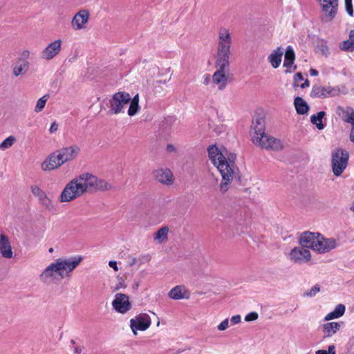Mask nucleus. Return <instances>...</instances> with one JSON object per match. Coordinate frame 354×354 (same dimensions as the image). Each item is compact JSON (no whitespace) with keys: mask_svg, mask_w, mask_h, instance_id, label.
Listing matches in <instances>:
<instances>
[{"mask_svg":"<svg viewBox=\"0 0 354 354\" xmlns=\"http://www.w3.org/2000/svg\"><path fill=\"white\" fill-rule=\"evenodd\" d=\"M208 156L222 176L219 191L221 194H225L229 190L230 185L239 170L235 163L236 155L227 151H221L216 145H212L208 148Z\"/></svg>","mask_w":354,"mask_h":354,"instance_id":"nucleus-1","label":"nucleus"},{"mask_svg":"<svg viewBox=\"0 0 354 354\" xmlns=\"http://www.w3.org/2000/svg\"><path fill=\"white\" fill-rule=\"evenodd\" d=\"M82 260L83 257L80 255L55 259L44 269L39 279L45 284L55 283L69 277Z\"/></svg>","mask_w":354,"mask_h":354,"instance_id":"nucleus-2","label":"nucleus"},{"mask_svg":"<svg viewBox=\"0 0 354 354\" xmlns=\"http://www.w3.org/2000/svg\"><path fill=\"white\" fill-rule=\"evenodd\" d=\"M129 104L127 113L129 116L136 115L140 106H139V95L136 94L132 99L129 93L119 91L115 93L109 100V108L113 114L117 115L124 113L125 108Z\"/></svg>","mask_w":354,"mask_h":354,"instance_id":"nucleus-3","label":"nucleus"},{"mask_svg":"<svg viewBox=\"0 0 354 354\" xmlns=\"http://www.w3.org/2000/svg\"><path fill=\"white\" fill-rule=\"evenodd\" d=\"M84 194L96 191L109 190L112 186L103 179L90 173H83L75 178Z\"/></svg>","mask_w":354,"mask_h":354,"instance_id":"nucleus-4","label":"nucleus"},{"mask_svg":"<svg viewBox=\"0 0 354 354\" xmlns=\"http://www.w3.org/2000/svg\"><path fill=\"white\" fill-rule=\"evenodd\" d=\"M232 44V37L230 29L221 26L218 30L216 60L229 61Z\"/></svg>","mask_w":354,"mask_h":354,"instance_id":"nucleus-5","label":"nucleus"},{"mask_svg":"<svg viewBox=\"0 0 354 354\" xmlns=\"http://www.w3.org/2000/svg\"><path fill=\"white\" fill-rule=\"evenodd\" d=\"M215 67L216 71L212 76V82L218 90H223L230 81V62L216 60Z\"/></svg>","mask_w":354,"mask_h":354,"instance_id":"nucleus-6","label":"nucleus"},{"mask_svg":"<svg viewBox=\"0 0 354 354\" xmlns=\"http://www.w3.org/2000/svg\"><path fill=\"white\" fill-rule=\"evenodd\" d=\"M349 154L347 151L337 149L331 154V167L335 176H339L348 165Z\"/></svg>","mask_w":354,"mask_h":354,"instance_id":"nucleus-7","label":"nucleus"},{"mask_svg":"<svg viewBox=\"0 0 354 354\" xmlns=\"http://www.w3.org/2000/svg\"><path fill=\"white\" fill-rule=\"evenodd\" d=\"M321 10L322 20L326 22L333 21L338 12L339 0H317Z\"/></svg>","mask_w":354,"mask_h":354,"instance_id":"nucleus-8","label":"nucleus"},{"mask_svg":"<svg viewBox=\"0 0 354 354\" xmlns=\"http://www.w3.org/2000/svg\"><path fill=\"white\" fill-rule=\"evenodd\" d=\"M252 142L261 148L279 151L283 148V145L280 140L268 136L265 132L262 135L252 136Z\"/></svg>","mask_w":354,"mask_h":354,"instance_id":"nucleus-9","label":"nucleus"},{"mask_svg":"<svg viewBox=\"0 0 354 354\" xmlns=\"http://www.w3.org/2000/svg\"><path fill=\"white\" fill-rule=\"evenodd\" d=\"M83 194V192L74 178L66 185L59 196V201L62 203H68Z\"/></svg>","mask_w":354,"mask_h":354,"instance_id":"nucleus-10","label":"nucleus"},{"mask_svg":"<svg viewBox=\"0 0 354 354\" xmlns=\"http://www.w3.org/2000/svg\"><path fill=\"white\" fill-rule=\"evenodd\" d=\"M288 258L294 263L301 265L311 260V253L304 247H295L289 253Z\"/></svg>","mask_w":354,"mask_h":354,"instance_id":"nucleus-11","label":"nucleus"},{"mask_svg":"<svg viewBox=\"0 0 354 354\" xmlns=\"http://www.w3.org/2000/svg\"><path fill=\"white\" fill-rule=\"evenodd\" d=\"M112 306L119 313H127L131 308L129 296L123 293H116L112 301Z\"/></svg>","mask_w":354,"mask_h":354,"instance_id":"nucleus-12","label":"nucleus"},{"mask_svg":"<svg viewBox=\"0 0 354 354\" xmlns=\"http://www.w3.org/2000/svg\"><path fill=\"white\" fill-rule=\"evenodd\" d=\"M319 235V232L306 231L300 234L299 242L302 247L315 252Z\"/></svg>","mask_w":354,"mask_h":354,"instance_id":"nucleus-13","label":"nucleus"},{"mask_svg":"<svg viewBox=\"0 0 354 354\" xmlns=\"http://www.w3.org/2000/svg\"><path fill=\"white\" fill-rule=\"evenodd\" d=\"M338 246L339 243L336 239L333 237L326 238L320 234L315 252L319 254H326Z\"/></svg>","mask_w":354,"mask_h":354,"instance_id":"nucleus-14","label":"nucleus"},{"mask_svg":"<svg viewBox=\"0 0 354 354\" xmlns=\"http://www.w3.org/2000/svg\"><path fill=\"white\" fill-rule=\"evenodd\" d=\"M151 322L149 315L146 313H142L130 320V327L133 334L136 335V330L144 331L149 328Z\"/></svg>","mask_w":354,"mask_h":354,"instance_id":"nucleus-15","label":"nucleus"},{"mask_svg":"<svg viewBox=\"0 0 354 354\" xmlns=\"http://www.w3.org/2000/svg\"><path fill=\"white\" fill-rule=\"evenodd\" d=\"M32 194L37 198L39 203L47 210L55 209V205L47 196L46 192L37 185H32L30 187Z\"/></svg>","mask_w":354,"mask_h":354,"instance_id":"nucleus-16","label":"nucleus"},{"mask_svg":"<svg viewBox=\"0 0 354 354\" xmlns=\"http://www.w3.org/2000/svg\"><path fill=\"white\" fill-rule=\"evenodd\" d=\"M80 150V147L77 145H72L59 149L57 151V154L61 163L64 164L68 161L77 158Z\"/></svg>","mask_w":354,"mask_h":354,"instance_id":"nucleus-17","label":"nucleus"},{"mask_svg":"<svg viewBox=\"0 0 354 354\" xmlns=\"http://www.w3.org/2000/svg\"><path fill=\"white\" fill-rule=\"evenodd\" d=\"M90 14L86 10L77 12L71 20V27L75 30H84L87 27Z\"/></svg>","mask_w":354,"mask_h":354,"instance_id":"nucleus-18","label":"nucleus"},{"mask_svg":"<svg viewBox=\"0 0 354 354\" xmlns=\"http://www.w3.org/2000/svg\"><path fill=\"white\" fill-rule=\"evenodd\" d=\"M62 40L56 39L50 42L41 53V57L45 60H51L61 51Z\"/></svg>","mask_w":354,"mask_h":354,"instance_id":"nucleus-19","label":"nucleus"},{"mask_svg":"<svg viewBox=\"0 0 354 354\" xmlns=\"http://www.w3.org/2000/svg\"><path fill=\"white\" fill-rule=\"evenodd\" d=\"M335 113L342 121L351 124L354 128V109L352 107L339 105L336 107Z\"/></svg>","mask_w":354,"mask_h":354,"instance_id":"nucleus-20","label":"nucleus"},{"mask_svg":"<svg viewBox=\"0 0 354 354\" xmlns=\"http://www.w3.org/2000/svg\"><path fill=\"white\" fill-rule=\"evenodd\" d=\"M153 175L157 181L164 185H171L174 180L172 172L167 168L157 169L153 171Z\"/></svg>","mask_w":354,"mask_h":354,"instance_id":"nucleus-21","label":"nucleus"},{"mask_svg":"<svg viewBox=\"0 0 354 354\" xmlns=\"http://www.w3.org/2000/svg\"><path fill=\"white\" fill-rule=\"evenodd\" d=\"M336 94V89L331 86L323 87L320 86H315L312 88L310 96L312 97H327L329 96H334Z\"/></svg>","mask_w":354,"mask_h":354,"instance_id":"nucleus-22","label":"nucleus"},{"mask_svg":"<svg viewBox=\"0 0 354 354\" xmlns=\"http://www.w3.org/2000/svg\"><path fill=\"white\" fill-rule=\"evenodd\" d=\"M0 254L3 258L11 259L13 257V252L8 237L0 234Z\"/></svg>","mask_w":354,"mask_h":354,"instance_id":"nucleus-23","label":"nucleus"},{"mask_svg":"<svg viewBox=\"0 0 354 354\" xmlns=\"http://www.w3.org/2000/svg\"><path fill=\"white\" fill-rule=\"evenodd\" d=\"M169 298L174 300H181L184 299H189L190 292L185 286H176L174 287L168 292Z\"/></svg>","mask_w":354,"mask_h":354,"instance_id":"nucleus-24","label":"nucleus"},{"mask_svg":"<svg viewBox=\"0 0 354 354\" xmlns=\"http://www.w3.org/2000/svg\"><path fill=\"white\" fill-rule=\"evenodd\" d=\"M285 59L283 62V67L286 68L285 73H292L296 69V66H294V61L295 59V55L294 50L291 46H288L285 52Z\"/></svg>","mask_w":354,"mask_h":354,"instance_id":"nucleus-25","label":"nucleus"},{"mask_svg":"<svg viewBox=\"0 0 354 354\" xmlns=\"http://www.w3.org/2000/svg\"><path fill=\"white\" fill-rule=\"evenodd\" d=\"M265 132V120L260 115L255 116L251 125V137L262 135Z\"/></svg>","mask_w":354,"mask_h":354,"instance_id":"nucleus-26","label":"nucleus"},{"mask_svg":"<svg viewBox=\"0 0 354 354\" xmlns=\"http://www.w3.org/2000/svg\"><path fill=\"white\" fill-rule=\"evenodd\" d=\"M62 165L59 159L58 154H51L42 162L41 169L44 171H51Z\"/></svg>","mask_w":354,"mask_h":354,"instance_id":"nucleus-27","label":"nucleus"},{"mask_svg":"<svg viewBox=\"0 0 354 354\" xmlns=\"http://www.w3.org/2000/svg\"><path fill=\"white\" fill-rule=\"evenodd\" d=\"M283 53V48L278 47L273 50L268 57V62L274 68H277L280 66Z\"/></svg>","mask_w":354,"mask_h":354,"instance_id":"nucleus-28","label":"nucleus"},{"mask_svg":"<svg viewBox=\"0 0 354 354\" xmlns=\"http://www.w3.org/2000/svg\"><path fill=\"white\" fill-rule=\"evenodd\" d=\"M29 68V62L19 59L13 67L12 73L15 77L24 75Z\"/></svg>","mask_w":354,"mask_h":354,"instance_id":"nucleus-29","label":"nucleus"},{"mask_svg":"<svg viewBox=\"0 0 354 354\" xmlns=\"http://www.w3.org/2000/svg\"><path fill=\"white\" fill-rule=\"evenodd\" d=\"M169 227L167 226H163L160 227L153 234V241L156 244H161L165 243L168 240Z\"/></svg>","mask_w":354,"mask_h":354,"instance_id":"nucleus-30","label":"nucleus"},{"mask_svg":"<svg viewBox=\"0 0 354 354\" xmlns=\"http://www.w3.org/2000/svg\"><path fill=\"white\" fill-rule=\"evenodd\" d=\"M341 328V324L338 322H328L323 326V333L325 337H330L334 335Z\"/></svg>","mask_w":354,"mask_h":354,"instance_id":"nucleus-31","label":"nucleus"},{"mask_svg":"<svg viewBox=\"0 0 354 354\" xmlns=\"http://www.w3.org/2000/svg\"><path fill=\"white\" fill-rule=\"evenodd\" d=\"M340 50L346 52L354 51V30L349 32L348 39L339 44Z\"/></svg>","mask_w":354,"mask_h":354,"instance_id":"nucleus-32","label":"nucleus"},{"mask_svg":"<svg viewBox=\"0 0 354 354\" xmlns=\"http://www.w3.org/2000/svg\"><path fill=\"white\" fill-rule=\"evenodd\" d=\"M294 105L297 113L299 115L306 114L309 110V106L307 102L300 97H296L295 98Z\"/></svg>","mask_w":354,"mask_h":354,"instance_id":"nucleus-33","label":"nucleus"},{"mask_svg":"<svg viewBox=\"0 0 354 354\" xmlns=\"http://www.w3.org/2000/svg\"><path fill=\"white\" fill-rule=\"evenodd\" d=\"M326 115L324 111H319L317 115H312L310 116V122L316 126L319 130H322L325 127L322 123V119Z\"/></svg>","mask_w":354,"mask_h":354,"instance_id":"nucleus-34","label":"nucleus"},{"mask_svg":"<svg viewBox=\"0 0 354 354\" xmlns=\"http://www.w3.org/2000/svg\"><path fill=\"white\" fill-rule=\"evenodd\" d=\"M48 98H49L48 95H44V96L40 97L37 101V103H36V105H35V109H34L35 113H40L41 111H43V109H44V107L46 104V102H47Z\"/></svg>","mask_w":354,"mask_h":354,"instance_id":"nucleus-35","label":"nucleus"},{"mask_svg":"<svg viewBox=\"0 0 354 354\" xmlns=\"http://www.w3.org/2000/svg\"><path fill=\"white\" fill-rule=\"evenodd\" d=\"M16 142V138L13 136H10L6 138L1 143H0V149L6 150L11 147Z\"/></svg>","mask_w":354,"mask_h":354,"instance_id":"nucleus-36","label":"nucleus"},{"mask_svg":"<svg viewBox=\"0 0 354 354\" xmlns=\"http://www.w3.org/2000/svg\"><path fill=\"white\" fill-rule=\"evenodd\" d=\"M318 49L322 55L328 57L330 55L329 47L326 41H322L318 44Z\"/></svg>","mask_w":354,"mask_h":354,"instance_id":"nucleus-37","label":"nucleus"},{"mask_svg":"<svg viewBox=\"0 0 354 354\" xmlns=\"http://www.w3.org/2000/svg\"><path fill=\"white\" fill-rule=\"evenodd\" d=\"M315 354H335V347L334 345H330L328 346V351L322 349L317 350Z\"/></svg>","mask_w":354,"mask_h":354,"instance_id":"nucleus-38","label":"nucleus"},{"mask_svg":"<svg viewBox=\"0 0 354 354\" xmlns=\"http://www.w3.org/2000/svg\"><path fill=\"white\" fill-rule=\"evenodd\" d=\"M319 290H320L319 286H315L310 290H309L308 291L306 292H305V295L306 297H312L315 296L316 294L319 292Z\"/></svg>","mask_w":354,"mask_h":354,"instance_id":"nucleus-39","label":"nucleus"},{"mask_svg":"<svg viewBox=\"0 0 354 354\" xmlns=\"http://www.w3.org/2000/svg\"><path fill=\"white\" fill-rule=\"evenodd\" d=\"M259 315L256 312H251L245 315V322H252L255 321L258 319Z\"/></svg>","mask_w":354,"mask_h":354,"instance_id":"nucleus-40","label":"nucleus"},{"mask_svg":"<svg viewBox=\"0 0 354 354\" xmlns=\"http://www.w3.org/2000/svg\"><path fill=\"white\" fill-rule=\"evenodd\" d=\"M345 309L346 308L344 305L338 304L337 306H336L334 311L340 317L344 314Z\"/></svg>","mask_w":354,"mask_h":354,"instance_id":"nucleus-41","label":"nucleus"},{"mask_svg":"<svg viewBox=\"0 0 354 354\" xmlns=\"http://www.w3.org/2000/svg\"><path fill=\"white\" fill-rule=\"evenodd\" d=\"M344 3H345V9H346L347 14L350 17H353L354 11H353L352 2H344Z\"/></svg>","mask_w":354,"mask_h":354,"instance_id":"nucleus-42","label":"nucleus"},{"mask_svg":"<svg viewBox=\"0 0 354 354\" xmlns=\"http://www.w3.org/2000/svg\"><path fill=\"white\" fill-rule=\"evenodd\" d=\"M228 327H229V320H228V319H224L217 326L218 330H221V331L226 330Z\"/></svg>","mask_w":354,"mask_h":354,"instance_id":"nucleus-43","label":"nucleus"},{"mask_svg":"<svg viewBox=\"0 0 354 354\" xmlns=\"http://www.w3.org/2000/svg\"><path fill=\"white\" fill-rule=\"evenodd\" d=\"M303 80H304V77L301 73H297L295 75V77H294L295 86H299L298 84Z\"/></svg>","mask_w":354,"mask_h":354,"instance_id":"nucleus-44","label":"nucleus"},{"mask_svg":"<svg viewBox=\"0 0 354 354\" xmlns=\"http://www.w3.org/2000/svg\"><path fill=\"white\" fill-rule=\"evenodd\" d=\"M339 317L335 313V311H332L329 313H328L325 317H324V320L326 321H329V320H332V319H337L339 318Z\"/></svg>","mask_w":354,"mask_h":354,"instance_id":"nucleus-45","label":"nucleus"},{"mask_svg":"<svg viewBox=\"0 0 354 354\" xmlns=\"http://www.w3.org/2000/svg\"><path fill=\"white\" fill-rule=\"evenodd\" d=\"M241 317L239 315H234L231 317L230 322L233 325L238 324L241 322Z\"/></svg>","mask_w":354,"mask_h":354,"instance_id":"nucleus-46","label":"nucleus"},{"mask_svg":"<svg viewBox=\"0 0 354 354\" xmlns=\"http://www.w3.org/2000/svg\"><path fill=\"white\" fill-rule=\"evenodd\" d=\"M211 80H212V77L209 74H206L203 77V83L205 85H208L209 82H211Z\"/></svg>","mask_w":354,"mask_h":354,"instance_id":"nucleus-47","label":"nucleus"},{"mask_svg":"<svg viewBox=\"0 0 354 354\" xmlns=\"http://www.w3.org/2000/svg\"><path fill=\"white\" fill-rule=\"evenodd\" d=\"M119 283L116 285L115 290H118L120 288H124L126 287V285L124 283V280L122 278H119Z\"/></svg>","mask_w":354,"mask_h":354,"instance_id":"nucleus-48","label":"nucleus"},{"mask_svg":"<svg viewBox=\"0 0 354 354\" xmlns=\"http://www.w3.org/2000/svg\"><path fill=\"white\" fill-rule=\"evenodd\" d=\"M58 129V124L56 122H53L49 129V131L53 133L57 131Z\"/></svg>","mask_w":354,"mask_h":354,"instance_id":"nucleus-49","label":"nucleus"},{"mask_svg":"<svg viewBox=\"0 0 354 354\" xmlns=\"http://www.w3.org/2000/svg\"><path fill=\"white\" fill-rule=\"evenodd\" d=\"M109 266L112 268L115 271L118 270V268L117 266V262L115 261H110L109 262Z\"/></svg>","mask_w":354,"mask_h":354,"instance_id":"nucleus-50","label":"nucleus"},{"mask_svg":"<svg viewBox=\"0 0 354 354\" xmlns=\"http://www.w3.org/2000/svg\"><path fill=\"white\" fill-rule=\"evenodd\" d=\"M310 85L309 84V81L306 79L304 83L301 84H300V87L302 88H306V87H308Z\"/></svg>","mask_w":354,"mask_h":354,"instance_id":"nucleus-51","label":"nucleus"},{"mask_svg":"<svg viewBox=\"0 0 354 354\" xmlns=\"http://www.w3.org/2000/svg\"><path fill=\"white\" fill-rule=\"evenodd\" d=\"M167 151L169 152H174L176 151V148L171 145H168L167 146Z\"/></svg>","mask_w":354,"mask_h":354,"instance_id":"nucleus-52","label":"nucleus"},{"mask_svg":"<svg viewBox=\"0 0 354 354\" xmlns=\"http://www.w3.org/2000/svg\"><path fill=\"white\" fill-rule=\"evenodd\" d=\"M310 74L312 76H317L318 75V71L316 69L310 68Z\"/></svg>","mask_w":354,"mask_h":354,"instance_id":"nucleus-53","label":"nucleus"},{"mask_svg":"<svg viewBox=\"0 0 354 354\" xmlns=\"http://www.w3.org/2000/svg\"><path fill=\"white\" fill-rule=\"evenodd\" d=\"M82 351V348L80 346H77L74 349V353L76 354H80Z\"/></svg>","mask_w":354,"mask_h":354,"instance_id":"nucleus-54","label":"nucleus"},{"mask_svg":"<svg viewBox=\"0 0 354 354\" xmlns=\"http://www.w3.org/2000/svg\"><path fill=\"white\" fill-rule=\"evenodd\" d=\"M350 140L353 142H354V128L352 127L351 133H350Z\"/></svg>","mask_w":354,"mask_h":354,"instance_id":"nucleus-55","label":"nucleus"},{"mask_svg":"<svg viewBox=\"0 0 354 354\" xmlns=\"http://www.w3.org/2000/svg\"><path fill=\"white\" fill-rule=\"evenodd\" d=\"M29 55H30V52L28 50H24L23 53H22V56L25 58H27L29 57Z\"/></svg>","mask_w":354,"mask_h":354,"instance_id":"nucleus-56","label":"nucleus"},{"mask_svg":"<svg viewBox=\"0 0 354 354\" xmlns=\"http://www.w3.org/2000/svg\"><path fill=\"white\" fill-rule=\"evenodd\" d=\"M350 210L352 211L353 212H354V201L351 203V205L350 207Z\"/></svg>","mask_w":354,"mask_h":354,"instance_id":"nucleus-57","label":"nucleus"},{"mask_svg":"<svg viewBox=\"0 0 354 354\" xmlns=\"http://www.w3.org/2000/svg\"><path fill=\"white\" fill-rule=\"evenodd\" d=\"M344 2H352V0H344Z\"/></svg>","mask_w":354,"mask_h":354,"instance_id":"nucleus-58","label":"nucleus"},{"mask_svg":"<svg viewBox=\"0 0 354 354\" xmlns=\"http://www.w3.org/2000/svg\"><path fill=\"white\" fill-rule=\"evenodd\" d=\"M53 249L52 248L49 249V252H53Z\"/></svg>","mask_w":354,"mask_h":354,"instance_id":"nucleus-59","label":"nucleus"}]
</instances>
